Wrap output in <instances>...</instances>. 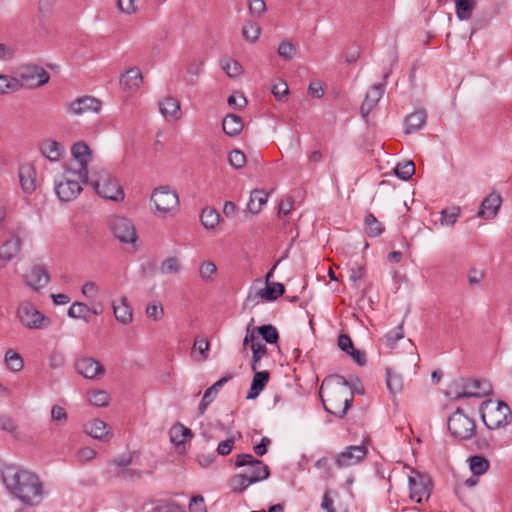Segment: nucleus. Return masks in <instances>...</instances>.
Segmentation results:
<instances>
[{
  "label": "nucleus",
  "mask_w": 512,
  "mask_h": 512,
  "mask_svg": "<svg viewBox=\"0 0 512 512\" xmlns=\"http://www.w3.org/2000/svg\"><path fill=\"white\" fill-rule=\"evenodd\" d=\"M65 363V357L63 353L59 351H53L49 356V365L53 369L61 368Z\"/></svg>",
  "instance_id": "obj_63"
},
{
  "label": "nucleus",
  "mask_w": 512,
  "mask_h": 512,
  "mask_svg": "<svg viewBox=\"0 0 512 512\" xmlns=\"http://www.w3.org/2000/svg\"><path fill=\"white\" fill-rule=\"evenodd\" d=\"M151 200L155 205L157 212L161 215H167L179 210V197L176 191L169 186H160L153 190Z\"/></svg>",
  "instance_id": "obj_8"
},
{
  "label": "nucleus",
  "mask_w": 512,
  "mask_h": 512,
  "mask_svg": "<svg viewBox=\"0 0 512 512\" xmlns=\"http://www.w3.org/2000/svg\"><path fill=\"white\" fill-rule=\"evenodd\" d=\"M232 378L231 375L220 378L212 386H210L205 392L203 397L213 402L217 396L219 390Z\"/></svg>",
  "instance_id": "obj_54"
},
{
  "label": "nucleus",
  "mask_w": 512,
  "mask_h": 512,
  "mask_svg": "<svg viewBox=\"0 0 512 512\" xmlns=\"http://www.w3.org/2000/svg\"><path fill=\"white\" fill-rule=\"evenodd\" d=\"M102 108V102L93 96H82L68 104L67 110L73 115H82L85 113H99Z\"/></svg>",
  "instance_id": "obj_15"
},
{
  "label": "nucleus",
  "mask_w": 512,
  "mask_h": 512,
  "mask_svg": "<svg viewBox=\"0 0 512 512\" xmlns=\"http://www.w3.org/2000/svg\"><path fill=\"white\" fill-rule=\"evenodd\" d=\"M19 181L24 193L32 194L36 190V170L30 163L19 167Z\"/></svg>",
  "instance_id": "obj_21"
},
{
  "label": "nucleus",
  "mask_w": 512,
  "mask_h": 512,
  "mask_svg": "<svg viewBox=\"0 0 512 512\" xmlns=\"http://www.w3.org/2000/svg\"><path fill=\"white\" fill-rule=\"evenodd\" d=\"M97 194L103 198L119 201L124 199V192L117 179L102 169L97 174V179L90 182Z\"/></svg>",
  "instance_id": "obj_7"
},
{
  "label": "nucleus",
  "mask_w": 512,
  "mask_h": 512,
  "mask_svg": "<svg viewBox=\"0 0 512 512\" xmlns=\"http://www.w3.org/2000/svg\"><path fill=\"white\" fill-rule=\"evenodd\" d=\"M76 370L84 378L99 379L105 374L104 366L96 359L84 357L75 364Z\"/></svg>",
  "instance_id": "obj_16"
},
{
  "label": "nucleus",
  "mask_w": 512,
  "mask_h": 512,
  "mask_svg": "<svg viewBox=\"0 0 512 512\" xmlns=\"http://www.w3.org/2000/svg\"><path fill=\"white\" fill-rule=\"evenodd\" d=\"M367 447L365 445H351L344 451L339 453L335 459L338 468H346L361 462L367 455Z\"/></svg>",
  "instance_id": "obj_13"
},
{
  "label": "nucleus",
  "mask_w": 512,
  "mask_h": 512,
  "mask_svg": "<svg viewBox=\"0 0 512 512\" xmlns=\"http://www.w3.org/2000/svg\"><path fill=\"white\" fill-rule=\"evenodd\" d=\"M255 331H257L258 336L260 335L268 344H276L279 340L278 330L271 324L256 327Z\"/></svg>",
  "instance_id": "obj_42"
},
{
  "label": "nucleus",
  "mask_w": 512,
  "mask_h": 512,
  "mask_svg": "<svg viewBox=\"0 0 512 512\" xmlns=\"http://www.w3.org/2000/svg\"><path fill=\"white\" fill-rule=\"evenodd\" d=\"M297 53L295 45L289 40H283L278 48L277 54L284 61L292 60Z\"/></svg>",
  "instance_id": "obj_45"
},
{
  "label": "nucleus",
  "mask_w": 512,
  "mask_h": 512,
  "mask_svg": "<svg viewBox=\"0 0 512 512\" xmlns=\"http://www.w3.org/2000/svg\"><path fill=\"white\" fill-rule=\"evenodd\" d=\"M253 460H258L253 457L251 454H238L235 458V466L236 467H247L244 472H247L248 475H257L258 466L253 462Z\"/></svg>",
  "instance_id": "obj_40"
},
{
  "label": "nucleus",
  "mask_w": 512,
  "mask_h": 512,
  "mask_svg": "<svg viewBox=\"0 0 512 512\" xmlns=\"http://www.w3.org/2000/svg\"><path fill=\"white\" fill-rule=\"evenodd\" d=\"M285 293V287L281 283H270L266 285V288L260 289L257 292V296L266 301H275Z\"/></svg>",
  "instance_id": "obj_32"
},
{
  "label": "nucleus",
  "mask_w": 512,
  "mask_h": 512,
  "mask_svg": "<svg viewBox=\"0 0 512 512\" xmlns=\"http://www.w3.org/2000/svg\"><path fill=\"white\" fill-rule=\"evenodd\" d=\"M222 128L226 135L237 136L243 130L242 118L236 114H228L222 121Z\"/></svg>",
  "instance_id": "obj_28"
},
{
  "label": "nucleus",
  "mask_w": 512,
  "mask_h": 512,
  "mask_svg": "<svg viewBox=\"0 0 512 512\" xmlns=\"http://www.w3.org/2000/svg\"><path fill=\"white\" fill-rule=\"evenodd\" d=\"M81 180L77 177H67L65 181L58 183L55 186V192L58 198L63 202H69L74 200L82 191L80 184Z\"/></svg>",
  "instance_id": "obj_17"
},
{
  "label": "nucleus",
  "mask_w": 512,
  "mask_h": 512,
  "mask_svg": "<svg viewBox=\"0 0 512 512\" xmlns=\"http://www.w3.org/2000/svg\"><path fill=\"white\" fill-rule=\"evenodd\" d=\"M469 466L473 476L478 477L488 471L490 463L485 457L475 455L469 458Z\"/></svg>",
  "instance_id": "obj_38"
},
{
  "label": "nucleus",
  "mask_w": 512,
  "mask_h": 512,
  "mask_svg": "<svg viewBox=\"0 0 512 512\" xmlns=\"http://www.w3.org/2000/svg\"><path fill=\"white\" fill-rule=\"evenodd\" d=\"M385 85V83L375 84L366 93L364 101L360 107V112L363 118H367L370 112L377 106L385 92Z\"/></svg>",
  "instance_id": "obj_18"
},
{
  "label": "nucleus",
  "mask_w": 512,
  "mask_h": 512,
  "mask_svg": "<svg viewBox=\"0 0 512 512\" xmlns=\"http://www.w3.org/2000/svg\"><path fill=\"white\" fill-rule=\"evenodd\" d=\"M447 425L449 432L456 439L469 440L475 436L476 423L474 419L464 414L460 407L448 418Z\"/></svg>",
  "instance_id": "obj_6"
},
{
  "label": "nucleus",
  "mask_w": 512,
  "mask_h": 512,
  "mask_svg": "<svg viewBox=\"0 0 512 512\" xmlns=\"http://www.w3.org/2000/svg\"><path fill=\"white\" fill-rule=\"evenodd\" d=\"M113 312L118 322L127 325L133 319L132 310L126 297L121 298L120 304L113 303Z\"/></svg>",
  "instance_id": "obj_30"
},
{
  "label": "nucleus",
  "mask_w": 512,
  "mask_h": 512,
  "mask_svg": "<svg viewBox=\"0 0 512 512\" xmlns=\"http://www.w3.org/2000/svg\"><path fill=\"white\" fill-rule=\"evenodd\" d=\"M364 224L365 233L369 237H378L384 232V226L372 213L365 216Z\"/></svg>",
  "instance_id": "obj_37"
},
{
  "label": "nucleus",
  "mask_w": 512,
  "mask_h": 512,
  "mask_svg": "<svg viewBox=\"0 0 512 512\" xmlns=\"http://www.w3.org/2000/svg\"><path fill=\"white\" fill-rule=\"evenodd\" d=\"M51 418L54 422L63 424L67 420V413L63 407L54 405L51 409Z\"/></svg>",
  "instance_id": "obj_62"
},
{
  "label": "nucleus",
  "mask_w": 512,
  "mask_h": 512,
  "mask_svg": "<svg viewBox=\"0 0 512 512\" xmlns=\"http://www.w3.org/2000/svg\"><path fill=\"white\" fill-rule=\"evenodd\" d=\"M320 398L325 411L343 418L353 403V390L350 381L342 375H331L320 388Z\"/></svg>",
  "instance_id": "obj_2"
},
{
  "label": "nucleus",
  "mask_w": 512,
  "mask_h": 512,
  "mask_svg": "<svg viewBox=\"0 0 512 512\" xmlns=\"http://www.w3.org/2000/svg\"><path fill=\"white\" fill-rule=\"evenodd\" d=\"M39 148L43 156L51 162H57L65 151L61 143L51 139L42 141Z\"/></svg>",
  "instance_id": "obj_25"
},
{
  "label": "nucleus",
  "mask_w": 512,
  "mask_h": 512,
  "mask_svg": "<svg viewBox=\"0 0 512 512\" xmlns=\"http://www.w3.org/2000/svg\"><path fill=\"white\" fill-rule=\"evenodd\" d=\"M461 213V209L458 206H453L449 208H445L440 212V222L444 226H453L459 215Z\"/></svg>",
  "instance_id": "obj_43"
},
{
  "label": "nucleus",
  "mask_w": 512,
  "mask_h": 512,
  "mask_svg": "<svg viewBox=\"0 0 512 512\" xmlns=\"http://www.w3.org/2000/svg\"><path fill=\"white\" fill-rule=\"evenodd\" d=\"M114 477L124 478V479H140L142 477V472L132 469H115L111 472Z\"/></svg>",
  "instance_id": "obj_56"
},
{
  "label": "nucleus",
  "mask_w": 512,
  "mask_h": 512,
  "mask_svg": "<svg viewBox=\"0 0 512 512\" xmlns=\"http://www.w3.org/2000/svg\"><path fill=\"white\" fill-rule=\"evenodd\" d=\"M73 161L65 165V171L78 177L81 183H89L88 163L91 161V150L84 142L75 143L71 147Z\"/></svg>",
  "instance_id": "obj_5"
},
{
  "label": "nucleus",
  "mask_w": 512,
  "mask_h": 512,
  "mask_svg": "<svg viewBox=\"0 0 512 512\" xmlns=\"http://www.w3.org/2000/svg\"><path fill=\"white\" fill-rule=\"evenodd\" d=\"M394 171L399 179L407 181L415 174V165L412 161L400 162Z\"/></svg>",
  "instance_id": "obj_44"
},
{
  "label": "nucleus",
  "mask_w": 512,
  "mask_h": 512,
  "mask_svg": "<svg viewBox=\"0 0 512 512\" xmlns=\"http://www.w3.org/2000/svg\"><path fill=\"white\" fill-rule=\"evenodd\" d=\"M4 361L7 368L12 372H19L24 367L22 356L12 349L6 351Z\"/></svg>",
  "instance_id": "obj_41"
},
{
  "label": "nucleus",
  "mask_w": 512,
  "mask_h": 512,
  "mask_svg": "<svg viewBox=\"0 0 512 512\" xmlns=\"http://www.w3.org/2000/svg\"><path fill=\"white\" fill-rule=\"evenodd\" d=\"M21 239L18 236H13L0 247V259L10 261L18 255L21 250Z\"/></svg>",
  "instance_id": "obj_27"
},
{
  "label": "nucleus",
  "mask_w": 512,
  "mask_h": 512,
  "mask_svg": "<svg viewBox=\"0 0 512 512\" xmlns=\"http://www.w3.org/2000/svg\"><path fill=\"white\" fill-rule=\"evenodd\" d=\"M143 76L138 67H132L120 77V85L129 91L137 90L142 84Z\"/></svg>",
  "instance_id": "obj_22"
},
{
  "label": "nucleus",
  "mask_w": 512,
  "mask_h": 512,
  "mask_svg": "<svg viewBox=\"0 0 512 512\" xmlns=\"http://www.w3.org/2000/svg\"><path fill=\"white\" fill-rule=\"evenodd\" d=\"M271 92L278 101H282L289 94V88L287 83L281 80L272 86Z\"/></svg>",
  "instance_id": "obj_57"
},
{
  "label": "nucleus",
  "mask_w": 512,
  "mask_h": 512,
  "mask_svg": "<svg viewBox=\"0 0 512 512\" xmlns=\"http://www.w3.org/2000/svg\"><path fill=\"white\" fill-rule=\"evenodd\" d=\"M170 441L175 446L184 445L188 438L193 437L192 431L181 423L174 424L169 431Z\"/></svg>",
  "instance_id": "obj_29"
},
{
  "label": "nucleus",
  "mask_w": 512,
  "mask_h": 512,
  "mask_svg": "<svg viewBox=\"0 0 512 512\" xmlns=\"http://www.w3.org/2000/svg\"><path fill=\"white\" fill-rule=\"evenodd\" d=\"M229 163L235 169H240L246 164L245 154L238 149H235L229 153Z\"/></svg>",
  "instance_id": "obj_55"
},
{
  "label": "nucleus",
  "mask_w": 512,
  "mask_h": 512,
  "mask_svg": "<svg viewBox=\"0 0 512 512\" xmlns=\"http://www.w3.org/2000/svg\"><path fill=\"white\" fill-rule=\"evenodd\" d=\"M159 109L165 119L177 120L180 118V103L173 97H166L159 102Z\"/></svg>",
  "instance_id": "obj_26"
},
{
  "label": "nucleus",
  "mask_w": 512,
  "mask_h": 512,
  "mask_svg": "<svg viewBox=\"0 0 512 512\" xmlns=\"http://www.w3.org/2000/svg\"><path fill=\"white\" fill-rule=\"evenodd\" d=\"M145 314L153 321H160L164 317V308L159 302L149 303L146 307Z\"/></svg>",
  "instance_id": "obj_53"
},
{
  "label": "nucleus",
  "mask_w": 512,
  "mask_h": 512,
  "mask_svg": "<svg viewBox=\"0 0 512 512\" xmlns=\"http://www.w3.org/2000/svg\"><path fill=\"white\" fill-rule=\"evenodd\" d=\"M251 350L253 353L251 368L253 371H256L258 369V363L267 354V347L262 343H255L251 345Z\"/></svg>",
  "instance_id": "obj_52"
},
{
  "label": "nucleus",
  "mask_w": 512,
  "mask_h": 512,
  "mask_svg": "<svg viewBox=\"0 0 512 512\" xmlns=\"http://www.w3.org/2000/svg\"><path fill=\"white\" fill-rule=\"evenodd\" d=\"M234 444H235V439L233 437L219 442L217 449H216L217 454L220 456H227L233 450Z\"/></svg>",
  "instance_id": "obj_61"
},
{
  "label": "nucleus",
  "mask_w": 512,
  "mask_h": 512,
  "mask_svg": "<svg viewBox=\"0 0 512 512\" xmlns=\"http://www.w3.org/2000/svg\"><path fill=\"white\" fill-rule=\"evenodd\" d=\"M466 379L461 378L459 380L454 381L450 386L447 394L452 397L454 400H460L463 398H468L467 396L462 395L463 392H466Z\"/></svg>",
  "instance_id": "obj_47"
},
{
  "label": "nucleus",
  "mask_w": 512,
  "mask_h": 512,
  "mask_svg": "<svg viewBox=\"0 0 512 512\" xmlns=\"http://www.w3.org/2000/svg\"><path fill=\"white\" fill-rule=\"evenodd\" d=\"M502 198L499 194L490 193L481 202L477 216L483 219L494 218L501 206Z\"/></svg>",
  "instance_id": "obj_19"
},
{
  "label": "nucleus",
  "mask_w": 512,
  "mask_h": 512,
  "mask_svg": "<svg viewBox=\"0 0 512 512\" xmlns=\"http://www.w3.org/2000/svg\"><path fill=\"white\" fill-rule=\"evenodd\" d=\"M427 121V113L424 109L416 110L405 118V130L406 134H412L424 127Z\"/></svg>",
  "instance_id": "obj_23"
},
{
  "label": "nucleus",
  "mask_w": 512,
  "mask_h": 512,
  "mask_svg": "<svg viewBox=\"0 0 512 512\" xmlns=\"http://www.w3.org/2000/svg\"><path fill=\"white\" fill-rule=\"evenodd\" d=\"M200 219L206 229H214L219 224L220 214L216 209L206 207L202 210Z\"/></svg>",
  "instance_id": "obj_39"
},
{
  "label": "nucleus",
  "mask_w": 512,
  "mask_h": 512,
  "mask_svg": "<svg viewBox=\"0 0 512 512\" xmlns=\"http://www.w3.org/2000/svg\"><path fill=\"white\" fill-rule=\"evenodd\" d=\"M404 337L403 326L398 325L394 330L388 332L385 335V339L388 346H394L397 341Z\"/></svg>",
  "instance_id": "obj_58"
},
{
  "label": "nucleus",
  "mask_w": 512,
  "mask_h": 512,
  "mask_svg": "<svg viewBox=\"0 0 512 512\" xmlns=\"http://www.w3.org/2000/svg\"><path fill=\"white\" fill-rule=\"evenodd\" d=\"M386 386L392 396L400 393L403 389V379L393 368H386Z\"/></svg>",
  "instance_id": "obj_31"
},
{
  "label": "nucleus",
  "mask_w": 512,
  "mask_h": 512,
  "mask_svg": "<svg viewBox=\"0 0 512 512\" xmlns=\"http://www.w3.org/2000/svg\"><path fill=\"white\" fill-rule=\"evenodd\" d=\"M268 200V194L263 190L255 189L251 192L250 200L247 204V210L252 214H257L262 210L263 205Z\"/></svg>",
  "instance_id": "obj_34"
},
{
  "label": "nucleus",
  "mask_w": 512,
  "mask_h": 512,
  "mask_svg": "<svg viewBox=\"0 0 512 512\" xmlns=\"http://www.w3.org/2000/svg\"><path fill=\"white\" fill-rule=\"evenodd\" d=\"M49 80V73L41 66L21 65L13 75L0 74V95L16 93L24 87L38 88Z\"/></svg>",
  "instance_id": "obj_3"
},
{
  "label": "nucleus",
  "mask_w": 512,
  "mask_h": 512,
  "mask_svg": "<svg viewBox=\"0 0 512 512\" xmlns=\"http://www.w3.org/2000/svg\"><path fill=\"white\" fill-rule=\"evenodd\" d=\"M91 312V308L82 302H74L68 309V316L74 319H86V314Z\"/></svg>",
  "instance_id": "obj_48"
},
{
  "label": "nucleus",
  "mask_w": 512,
  "mask_h": 512,
  "mask_svg": "<svg viewBox=\"0 0 512 512\" xmlns=\"http://www.w3.org/2000/svg\"><path fill=\"white\" fill-rule=\"evenodd\" d=\"M412 474L408 477L410 489L409 497L412 501L422 503L427 501L431 495L430 478L424 474L412 470Z\"/></svg>",
  "instance_id": "obj_12"
},
{
  "label": "nucleus",
  "mask_w": 512,
  "mask_h": 512,
  "mask_svg": "<svg viewBox=\"0 0 512 512\" xmlns=\"http://www.w3.org/2000/svg\"><path fill=\"white\" fill-rule=\"evenodd\" d=\"M2 479L9 493L22 503L29 506L41 503L42 483L36 474L15 465H6L2 470Z\"/></svg>",
  "instance_id": "obj_1"
},
{
  "label": "nucleus",
  "mask_w": 512,
  "mask_h": 512,
  "mask_svg": "<svg viewBox=\"0 0 512 512\" xmlns=\"http://www.w3.org/2000/svg\"><path fill=\"white\" fill-rule=\"evenodd\" d=\"M217 273V267L212 261H204L200 264L199 274L203 281H211Z\"/></svg>",
  "instance_id": "obj_51"
},
{
  "label": "nucleus",
  "mask_w": 512,
  "mask_h": 512,
  "mask_svg": "<svg viewBox=\"0 0 512 512\" xmlns=\"http://www.w3.org/2000/svg\"><path fill=\"white\" fill-rule=\"evenodd\" d=\"M17 317L22 325L28 329H43L50 324V319L28 301L19 304Z\"/></svg>",
  "instance_id": "obj_9"
},
{
  "label": "nucleus",
  "mask_w": 512,
  "mask_h": 512,
  "mask_svg": "<svg viewBox=\"0 0 512 512\" xmlns=\"http://www.w3.org/2000/svg\"><path fill=\"white\" fill-rule=\"evenodd\" d=\"M24 282L33 291H39L50 282V274L44 265L35 264L24 275Z\"/></svg>",
  "instance_id": "obj_14"
},
{
  "label": "nucleus",
  "mask_w": 512,
  "mask_h": 512,
  "mask_svg": "<svg viewBox=\"0 0 512 512\" xmlns=\"http://www.w3.org/2000/svg\"><path fill=\"white\" fill-rule=\"evenodd\" d=\"M466 379L467 391L463 392L462 395L469 398H483L492 393V385L486 380L479 379Z\"/></svg>",
  "instance_id": "obj_20"
},
{
  "label": "nucleus",
  "mask_w": 512,
  "mask_h": 512,
  "mask_svg": "<svg viewBox=\"0 0 512 512\" xmlns=\"http://www.w3.org/2000/svg\"><path fill=\"white\" fill-rule=\"evenodd\" d=\"M455 3V13L460 21H466L471 18L476 7L475 0H453Z\"/></svg>",
  "instance_id": "obj_33"
},
{
  "label": "nucleus",
  "mask_w": 512,
  "mask_h": 512,
  "mask_svg": "<svg viewBox=\"0 0 512 512\" xmlns=\"http://www.w3.org/2000/svg\"><path fill=\"white\" fill-rule=\"evenodd\" d=\"M85 431L88 435L98 440H103L108 434L106 423L99 419H94L87 423Z\"/></svg>",
  "instance_id": "obj_35"
},
{
  "label": "nucleus",
  "mask_w": 512,
  "mask_h": 512,
  "mask_svg": "<svg viewBox=\"0 0 512 512\" xmlns=\"http://www.w3.org/2000/svg\"><path fill=\"white\" fill-rule=\"evenodd\" d=\"M181 506L177 503H165L155 507L152 512H181Z\"/></svg>",
  "instance_id": "obj_64"
},
{
  "label": "nucleus",
  "mask_w": 512,
  "mask_h": 512,
  "mask_svg": "<svg viewBox=\"0 0 512 512\" xmlns=\"http://www.w3.org/2000/svg\"><path fill=\"white\" fill-rule=\"evenodd\" d=\"M258 466L257 475H248L247 472L239 473L231 478L230 485L234 492L242 493L250 485L265 480L270 475V470L261 460H253Z\"/></svg>",
  "instance_id": "obj_11"
},
{
  "label": "nucleus",
  "mask_w": 512,
  "mask_h": 512,
  "mask_svg": "<svg viewBox=\"0 0 512 512\" xmlns=\"http://www.w3.org/2000/svg\"><path fill=\"white\" fill-rule=\"evenodd\" d=\"M491 404V400L481 404L480 414L484 425L490 430L508 425L512 421V412L509 406L503 401H498L495 406L490 407Z\"/></svg>",
  "instance_id": "obj_4"
},
{
  "label": "nucleus",
  "mask_w": 512,
  "mask_h": 512,
  "mask_svg": "<svg viewBox=\"0 0 512 512\" xmlns=\"http://www.w3.org/2000/svg\"><path fill=\"white\" fill-rule=\"evenodd\" d=\"M89 402L97 407H103L109 403V394L104 390H93L88 393Z\"/></svg>",
  "instance_id": "obj_49"
},
{
  "label": "nucleus",
  "mask_w": 512,
  "mask_h": 512,
  "mask_svg": "<svg viewBox=\"0 0 512 512\" xmlns=\"http://www.w3.org/2000/svg\"><path fill=\"white\" fill-rule=\"evenodd\" d=\"M270 374L268 371H254V376L252 379V383L250 389L246 395V399L253 400L256 399L262 390L266 387L269 381Z\"/></svg>",
  "instance_id": "obj_24"
},
{
  "label": "nucleus",
  "mask_w": 512,
  "mask_h": 512,
  "mask_svg": "<svg viewBox=\"0 0 512 512\" xmlns=\"http://www.w3.org/2000/svg\"><path fill=\"white\" fill-rule=\"evenodd\" d=\"M190 512H207L204 498L201 495H195L189 503Z\"/></svg>",
  "instance_id": "obj_60"
},
{
  "label": "nucleus",
  "mask_w": 512,
  "mask_h": 512,
  "mask_svg": "<svg viewBox=\"0 0 512 512\" xmlns=\"http://www.w3.org/2000/svg\"><path fill=\"white\" fill-rule=\"evenodd\" d=\"M222 68L230 78H236L242 73L241 64L234 59H223Z\"/></svg>",
  "instance_id": "obj_50"
},
{
  "label": "nucleus",
  "mask_w": 512,
  "mask_h": 512,
  "mask_svg": "<svg viewBox=\"0 0 512 512\" xmlns=\"http://www.w3.org/2000/svg\"><path fill=\"white\" fill-rule=\"evenodd\" d=\"M249 11L253 17H260L266 11L264 0H250Z\"/></svg>",
  "instance_id": "obj_59"
},
{
  "label": "nucleus",
  "mask_w": 512,
  "mask_h": 512,
  "mask_svg": "<svg viewBox=\"0 0 512 512\" xmlns=\"http://www.w3.org/2000/svg\"><path fill=\"white\" fill-rule=\"evenodd\" d=\"M242 34L245 40L255 43L261 34V28L254 22H246L242 27Z\"/></svg>",
  "instance_id": "obj_46"
},
{
  "label": "nucleus",
  "mask_w": 512,
  "mask_h": 512,
  "mask_svg": "<svg viewBox=\"0 0 512 512\" xmlns=\"http://www.w3.org/2000/svg\"><path fill=\"white\" fill-rule=\"evenodd\" d=\"M108 226L114 237L124 244H133L137 241L138 236L136 229L131 220L123 216H111Z\"/></svg>",
  "instance_id": "obj_10"
},
{
  "label": "nucleus",
  "mask_w": 512,
  "mask_h": 512,
  "mask_svg": "<svg viewBox=\"0 0 512 512\" xmlns=\"http://www.w3.org/2000/svg\"><path fill=\"white\" fill-rule=\"evenodd\" d=\"M162 275H176L182 271L181 260L176 256H170L163 260L159 266Z\"/></svg>",
  "instance_id": "obj_36"
}]
</instances>
